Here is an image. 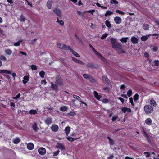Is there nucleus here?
<instances>
[{
    "instance_id": "nucleus-27",
    "label": "nucleus",
    "mask_w": 159,
    "mask_h": 159,
    "mask_svg": "<svg viewBox=\"0 0 159 159\" xmlns=\"http://www.w3.org/2000/svg\"><path fill=\"white\" fill-rule=\"evenodd\" d=\"M111 120L112 121H114L116 120H118V121H120V119L119 118L118 116L117 115L114 116Z\"/></svg>"
},
{
    "instance_id": "nucleus-6",
    "label": "nucleus",
    "mask_w": 159,
    "mask_h": 159,
    "mask_svg": "<svg viewBox=\"0 0 159 159\" xmlns=\"http://www.w3.org/2000/svg\"><path fill=\"white\" fill-rule=\"evenodd\" d=\"M122 19L120 17L116 16L114 18V20L117 24H120L122 22Z\"/></svg>"
},
{
    "instance_id": "nucleus-17",
    "label": "nucleus",
    "mask_w": 159,
    "mask_h": 159,
    "mask_svg": "<svg viewBox=\"0 0 159 159\" xmlns=\"http://www.w3.org/2000/svg\"><path fill=\"white\" fill-rule=\"evenodd\" d=\"M145 123L148 125H152V121L150 118H148L145 120Z\"/></svg>"
},
{
    "instance_id": "nucleus-61",
    "label": "nucleus",
    "mask_w": 159,
    "mask_h": 159,
    "mask_svg": "<svg viewBox=\"0 0 159 159\" xmlns=\"http://www.w3.org/2000/svg\"><path fill=\"white\" fill-rule=\"evenodd\" d=\"M89 46L90 48L92 49L93 51L95 53L96 51L92 46L90 44H89Z\"/></svg>"
},
{
    "instance_id": "nucleus-12",
    "label": "nucleus",
    "mask_w": 159,
    "mask_h": 159,
    "mask_svg": "<svg viewBox=\"0 0 159 159\" xmlns=\"http://www.w3.org/2000/svg\"><path fill=\"white\" fill-rule=\"evenodd\" d=\"M69 50H70L72 53L75 56L77 57H80V55L77 53L75 51L72 49L70 47H68Z\"/></svg>"
},
{
    "instance_id": "nucleus-59",
    "label": "nucleus",
    "mask_w": 159,
    "mask_h": 159,
    "mask_svg": "<svg viewBox=\"0 0 159 159\" xmlns=\"http://www.w3.org/2000/svg\"><path fill=\"white\" fill-rule=\"evenodd\" d=\"M114 157V156L113 155H110L107 158V159H112Z\"/></svg>"
},
{
    "instance_id": "nucleus-64",
    "label": "nucleus",
    "mask_w": 159,
    "mask_h": 159,
    "mask_svg": "<svg viewBox=\"0 0 159 159\" xmlns=\"http://www.w3.org/2000/svg\"><path fill=\"white\" fill-rule=\"evenodd\" d=\"M47 82L45 80H43L41 81V83L44 85H45Z\"/></svg>"
},
{
    "instance_id": "nucleus-46",
    "label": "nucleus",
    "mask_w": 159,
    "mask_h": 159,
    "mask_svg": "<svg viewBox=\"0 0 159 159\" xmlns=\"http://www.w3.org/2000/svg\"><path fill=\"white\" fill-rule=\"evenodd\" d=\"M73 97L79 101H80L81 100V98L80 97L75 95H73Z\"/></svg>"
},
{
    "instance_id": "nucleus-18",
    "label": "nucleus",
    "mask_w": 159,
    "mask_h": 159,
    "mask_svg": "<svg viewBox=\"0 0 159 159\" xmlns=\"http://www.w3.org/2000/svg\"><path fill=\"white\" fill-rule=\"evenodd\" d=\"M151 35V34L143 36L141 38V40L143 41H145L147 40L149 36Z\"/></svg>"
},
{
    "instance_id": "nucleus-33",
    "label": "nucleus",
    "mask_w": 159,
    "mask_h": 159,
    "mask_svg": "<svg viewBox=\"0 0 159 159\" xmlns=\"http://www.w3.org/2000/svg\"><path fill=\"white\" fill-rule=\"evenodd\" d=\"M57 20L56 22L59 23L61 26H63L64 25V22L62 20H59L58 17L57 18Z\"/></svg>"
},
{
    "instance_id": "nucleus-3",
    "label": "nucleus",
    "mask_w": 159,
    "mask_h": 159,
    "mask_svg": "<svg viewBox=\"0 0 159 159\" xmlns=\"http://www.w3.org/2000/svg\"><path fill=\"white\" fill-rule=\"evenodd\" d=\"M57 47L58 48L61 49H64L65 50H69L68 47H70L68 46H66L65 44L62 43H58L57 44Z\"/></svg>"
},
{
    "instance_id": "nucleus-41",
    "label": "nucleus",
    "mask_w": 159,
    "mask_h": 159,
    "mask_svg": "<svg viewBox=\"0 0 159 159\" xmlns=\"http://www.w3.org/2000/svg\"><path fill=\"white\" fill-rule=\"evenodd\" d=\"M110 3L112 4H114L115 5H118V2L116 0H111Z\"/></svg>"
},
{
    "instance_id": "nucleus-7",
    "label": "nucleus",
    "mask_w": 159,
    "mask_h": 159,
    "mask_svg": "<svg viewBox=\"0 0 159 159\" xmlns=\"http://www.w3.org/2000/svg\"><path fill=\"white\" fill-rule=\"evenodd\" d=\"M52 130L54 132L57 131L59 129L58 126L55 124L53 125L51 127Z\"/></svg>"
},
{
    "instance_id": "nucleus-25",
    "label": "nucleus",
    "mask_w": 159,
    "mask_h": 159,
    "mask_svg": "<svg viewBox=\"0 0 159 159\" xmlns=\"http://www.w3.org/2000/svg\"><path fill=\"white\" fill-rule=\"evenodd\" d=\"M20 141V139L19 138H17L15 139H14L13 140V143L15 144H17Z\"/></svg>"
},
{
    "instance_id": "nucleus-23",
    "label": "nucleus",
    "mask_w": 159,
    "mask_h": 159,
    "mask_svg": "<svg viewBox=\"0 0 159 159\" xmlns=\"http://www.w3.org/2000/svg\"><path fill=\"white\" fill-rule=\"evenodd\" d=\"M6 73L7 74H11V71L7 70H0V74Z\"/></svg>"
},
{
    "instance_id": "nucleus-47",
    "label": "nucleus",
    "mask_w": 159,
    "mask_h": 159,
    "mask_svg": "<svg viewBox=\"0 0 159 159\" xmlns=\"http://www.w3.org/2000/svg\"><path fill=\"white\" fill-rule=\"evenodd\" d=\"M154 65L156 66H158L159 65V61L158 60H155L154 61Z\"/></svg>"
},
{
    "instance_id": "nucleus-57",
    "label": "nucleus",
    "mask_w": 159,
    "mask_h": 159,
    "mask_svg": "<svg viewBox=\"0 0 159 159\" xmlns=\"http://www.w3.org/2000/svg\"><path fill=\"white\" fill-rule=\"evenodd\" d=\"M102 102L105 103H107L108 102L109 100L105 98L103 100Z\"/></svg>"
},
{
    "instance_id": "nucleus-32",
    "label": "nucleus",
    "mask_w": 159,
    "mask_h": 159,
    "mask_svg": "<svg viewBox=\"0 0 159 159\" xmlns=\"http://www.w3.org/2000/svg\"><path fill=\"white\" fill-rule=\"evenodd\" d=\"M29 113L31 115H35L37 113V111L35 110H31L29 111Z\"/></svg>"
},
{
    "instance_id": "nucleus-48",
    "label": "nucleus",
    "mask_w": 159,
    "mask_h": 159,
    "mask_svg": "<svg viewBox=\"0 0 159 159\" xmlns=\"http://www.w3.org/2000/svg\"><path fill=\"white\" fill-rule=\"evenodd\" d=\"M138 98L139 95L137 93H136L134 97V101H136L138 100Z\"/></svg>"
},
{
    "instance_id": "nucleus-62",
    "label": "nucleus",
    "mask_w": 159,
    "mask_h": 159,
    "mask_svg": "<svg viewBox=\"0 0 159 159\" xmlns=\"http://www.w3.org/2000/svg\"><path fill=\"white\" fill-rule=\"evenodd\" d=\"M36 40H37L36 39H34L33 40L30 42V43L31 44H34L35 43Z\"/></svg>"
},
{
    "instance_id": "nucleus-15",
    "label": "nucleus",
    "mask_w": 159,
    "mask_h": 159,
    "mask_svg": "<svg viewBox=\"0 0 159 159\" xmlns=\"http://www.w3.org/2000/svg\"><path fill=\"white\" fill-rule=\"evenodd\" d=\"M27 147L28 149L32 150L34 148V145L31 143H29L27 144Z\"/></svg>"
},
{
    "instance_id": "nucleus-9",
    "label": "nucleus",
    "mask_w": 159,
    "mask_h": 159,
    "mask_svg": "<svg viewBox=\"0 0 159 159\" xmlns=\"http://www.w3.org/2000/svg\"><path fill=\"white\" fill-rule=\"evenodd\" d=\"M56 147L60 149L61 151L65 149L64 146L60 143H57Z\"/></svg>"
},
{
    "instance_id": "nucleus-28",
    "label": "nucleus",
    "mask_w": 159,
    "mask_h": 159,
    "mask_svg": "<svg viewBox=\"0 0 159 159\" xmlns=\"http://www.w3.org/2000/svg\"><path fill=\"white\" fill-rule=\"evenodd\" d=\"M29 77L28 76H25L23 77V82L24 84H25L29 80Z\"/></svg>"
},
{
    "instance_id": "nucleus-4",
    "label": "nucleus",
    "mask_w": 159,
    "mask_h": 159,
    "mask_svg": "<svg viewBox=\"0 0 159 159\" xmlns=\"http://www.w3.org/2000/svg\"><path fill=\"white\" fill-rule=\"evenodd\" d=\"M83 76L84 78L89 79V81L91 82H94V80L90 75L86 74H83Z\"/></svg>"
},
{
    "instance_id": "nucleus-37",
    "label": "nucleus",
    "mask_w": 159,
    "mask_h": 159,
    "mask_svg": "<svg viewBox=\"0 0 159 159\" xmlns=\"http://www.w3.org/2000/svg\"><path fill=\"white\" fill-rule=\"evenodd\" d=\"M39 75L41 78H43L45 75V72L44 71H42L39 72Z\"/></svg>"
},
{
    "instance_id": "nucleus-52",
    "label": "nucleus",
    "mask_w": 159,
    "mask_h": 159,
    "mask_svg": "<svg viewBox=\"0 0 159 159\" xmlns=\"http://www.w3.org/2000/svg\"><path fill=\"white\" fill-rule=\"evenodd\" d=\"M108 34H103L101 37V39H103L108 36Z\"/></svg>"
},
{
    "instance_id": "nucleus-36",
    "label": "nucleus",
    "mask_w": 159,
    "mask_h": 159,
    "mask_svg": "<svg viewBox=\"0 0 159 159\" xmlns=\"http://www.w3.org/2000/svg\"><path fill=\"white\" fill-rule=\"evenodd\" d=\"M143 28L145 30H148L149 29V25L147 24H144Z\"/></svg>"
},
{
    "instance_id": "nucleus-45",
    "label": "nucleus",
    "mask_w": 159,
    "mask_h": 159,
    "mask_svg": "<svg viewBox=\"0 0 159 159\" xmlns=\"http://www.w3.org/2000/svg\"><path fill=\"white\" fill-rule=\"evenodd\" d=\"M30 67H31V69L32 70H37V67L36 65H31Z\"/></svg>"
},
{
    "instance_id": "nucleus-51",
    "label": "nucleus",
    "mask_w": 159,
    "mask_h": 159,
    "mask_svg": "<svg viewBox=\"0 0 159 159\" xmlns=\"http://www.w3.org/2000/svg\"><path fill=\"white\" fill-rule=\"evenodd\" d=\"M158 50V47L157 46H154L152 48V51L153 52H156Z\"/></svg>"
},
{
    "instance_id": "nucleus-29",
    "label": "nucleus",
    "mask_w": 159,
    "mask_h": 159,
    "mask_svg": "<svg viewBox=\"0 0 159 159\" xmlns=\"http://www.w3.org/2000/svg\"><path fill=\"white\" fill-rule=\"evenodd\" d=\"M5 52L6 54L7 55H11L12 53V51H11V49H6L5 50Z\"/></svg>"
},
{
    "instance_id": "nucleus-5",
    "label": "nucleus",
    "mask_w": 159,
    "mask_h": 159,
    "mask_svg": "<svg viewBox=\"0 0 159 159\" xmlns=\"http://www.w3.org/2000/svg\"><path fill=\"white\" fill-rule=\"evenodd\" d=\"M56 83L59 85L62 84L63 81L61 77L59 75H57L56 77Z\"/></svg>"
},
{
    "instance_id": "nucleus-26",
    "label": "nucleus",
    "mask_w": 159,
    "mask_h": 159,
    "mask_svg": "<svg viewBox=\"0 0 159 159\" xmlns=\"http://www.w3.org/2000/svg\"><path fill=\"white\" fill-rule=\"evenodd\" d=\"M52 120L51 118H47L45 120V122L46 124L49 125L52 122Z\"/></svg>"
},
{
    "instance_id": "nucleus-38",
    "label": "nucleus",
    "mask_w": 159,
    "mask_h": 159,
    "mask_svg": "<svg viewBox=\"0 0 159 159\" xmlns=\"http://www.w3.org/2000/svg\"><path fill=\"white\" fill-rule=\"evenodd\" d=\"M105 24L106 26L108 28H110L111 27V25L110 21L108 20H107L105 21Z\"/></svg>"
},
{
    "instance_id": "nucleus-55",
    "label": "nucleus",
    "mask_w": 159,
    "mask_h": 159,
    "mask_svg": "<svg viewBox=\"0 0 159 159\" xmlns=\"http://www.w3.org/2000/svg\"><path fill=\"white\" fill-rule=\"evenodd\" d=\"M75 113L74 112H70L69 114L68 115L71 116H74L75 115Z\"/></svg>"
},
{
    "instance_id": "nucleus-49",
    "label": "nucleus",
    "mask_w": 159,
    "mask_h": 159,
    "mask_svg": "<svg viewBox=\"0 0 159 159\" xmlns=\"http://www.w3.org/2000/svg\"><path fill=\"white\" fill-rule=\"evenodd\" d=\"M0 59L3 61H6L7 60L5 56L2 55L0 56Z\"/></svg>"
},
{
    "instance_id": "nucleus-13",
    "label": "nucleus",
    "mask_w": 159,
    "mask_h": 159,
    "mask_svg": "<svg viewBox=\"0 0 159 159\" xmlns=\"http://www.w3.org/2000/svg\"><path fill=\"white\" fill-rule=\"evenodd\" d=\"M102 79L104 82L106 83L108 85H109L110 84V81L106 76H103L102 77Z\"/></svg>"
},
{
    "instance_id": "nucleus-10",
    "label": "nucleus",
    "mask_w": 159,
    "mask_h": 159,
    "mask_svg": "<svg viewBox=\"0 0 159 159\" xmlns=\"http://www.w3.org/2000/svg\"><path fill=\"white\" fill-rule=\"evenodd\" d=\"M122 111L124 113L126 112H131V110L130 108H128L126 107H123L121 109Z\"/></svg>"
},
{
    "instance_id": "nucleus-22",
    "label": "nucleus",
    "mask_w": 159,
    "mask_h": 159,
    "mask_svg": "<svg viewBox=\"0 0 159 159\" xmlns=\"http://www.w3.org/2000/svg\"><path fill=\"white\" fill-rule=\"evenodd\" d=\"M95 53L96 54L98 55L99 57L103 61H106V59H105L100 53H98L97 51H96Z\"/></svg>"
},
{
    "instance_id": "nucleus-1",
    "label": "nucleus",
    "mask_w": 159,
    "mask_h": 159,
    "mask_svg": "<svg viewBox=\"0 0 159 159\" xmlns=\"http://www.w3.org/2000/svg\"><path fill=\"white\" fill-rule=\"evenodd\" d=\"M110 40L112 44V47L116 49L118 53H125V52L122 49V45L121 43H117V40L116 39L111 38Z\"/></svg>"
},
{
    "instance_id": "nucleus-2",
    "label": "nucleus",
    "mask_w": 159,
    "mask_h": 159,
    "mask_svg": "<svg viewBox=\"0 0 159 159\" xmlns=\"http://www.w3.org/2000/svg\"><path fill=\"white\" fill-rule=\"evenodd\" d=\"M144 109L145 113L148 114L151 113L153 110L152 107L151 106L148 105H146L144 106Z\"/></svg>"
},
{
    "instance_id": "nucleus-44",
    "label": "nucleus",
    "mask_w": 159,
    "mask_h": 159,
    "mask_svg": "<svg viewBox=\"0 0 159 159\" xmlns=\"http://www.w3.org/2000/svg\"><path fill=\"white\" fill-rule=\"evenodd\" d=\"M113 13L111 11H107L105 14V16H107L108 15H110L112 14Z\"/></svg>"
},
{
    "instance_id": "nucleus-24",
    "label": "nucleus",
    "mask_w": 159,
    "mask_h": 159,
    "mask_svg": "<svg viewBox=\"0 0 159 159\" xmlns=\"http://www.w3.org/2000/svg\"><path fill=\"white\" fill-rule=\"evenodd\" d=\"M23 41V40L21 39H20L17 42L15 43L13 45L15 46H19L21 43Z\"/></svg>"
},
{
    "instance_id": "nucleus-11",
    "label": "nucleus",
    "mask_w": 159,
    "mask_h": 159,
    "mask_svg": "<svg viewBox=\"0 0 159 159\" xmlns=\"http://www.w3.org/2000/svg\"><path fill=\"white\" fill-rule=\"evenodd\" d=\"M131 40L132 43L134 44H137L138 42V39L134 36L131 38Z\"/></svg>"
},
{
    "instance_id": "nucleus-31",
    "label": "nucleus",
    "mask_w": 159,
    "mask_h": 159,
    "mask_svg": "<svg viewBox=\"0 0 159 159\" xmlns=\"http://www.w3.org/2000/svg\"><path fill=\"white\" fill-rule=\"evenodd\" d=\"M51 87L53 90H57L58 89V86L56 84H54L53 83H51Z\"/></svg>"
},
{
    "instance_id": "nucleus-16",
    "label": "nucleus",
    "mask_w": 159,
    "mask_h": 159,
    "mask_svg": "<svg viewBox=\"0 0 159 159\" xmlns=\"http://www.w3.org/2000/svg\"><path fill=\"white\" fill-rule=\"evenodd\" d=\"M93 94L95 98L98 100H99L101 97V96L100 95H99L97 92L96 91H94Z\"/></svg>"
},
{
    "instance_id": "nucleus-40",
    "label": "nucleus",
    "mask_w": 159,
    "mask_h": 159,
    "mask_svg": "<svg viewBox=\"0 0 159 159\" xmlns=\"http://www.w3.org/2000/svg\"><path fill=\"white\" fill-rule=\"evenodd\" d=\"M26 20V19L24 17L23 15L20 16V20L21 22H24Z\"/></svg>"
},
{
    "instance_id": "nucleus-19",
    "label": "nucleus",
    "mask_w": 159,
    "mask_h": 159,
    "mask_svg": "<svg viewBox=\"0 0 159 159\" xmlns=\"http://www.w3.org/2000/svg\"><path fill=\"white\" fill-rule=\"evenodd\" d=\"M52 3V0H48L47 3V6L49 9L51 8Z\"/></svg>"
},
{
    "instance_id": "nucleus-53",
    "label": "nucleus",
    "mask_w": 159,
    "mask_h": 159,
    "mask_svg": "<svg viewBox=\"0 0 159 159\" xmlns=\"http://www.w3.org/2000/svg\"><path fill=\"white\" fill-rule=\"evenodd\" d=\"M144 154L145 155L146 157H149L150 155V153L149 152H145L144 153Z\"/></svg>"
},
{
    "instance_id": "nucleus-50",
    "label": "nucleus",
    "mask_w": 159,
    "mask_h": 159,
    "mask_svg": "<svg viewBox=\"0 0 159 159\" xmlns=\"http://www.w3.org/2000/svg\"><path fill=\"white\" fill-rule=\"evenodd\" d=\"M116 12L117 13H119V14H120L123 15H124L125 14L124 12L120 11L119 10H116Z\"/></svg>"
},
{
    "instance_id": "nucleus-30",
    "label": "nucleus",
    "mask_w": 159,
    "mask_h": 159,
    "mask_svg": "<svg viewBox=\"0 0 159 159\" xmlns=\"http://www.w3.org/2000/svg\"><path fill=\"white\" fill-rule=\"evenodd\" d=\"M107 138L109 139L110 144L111 145H113L114 144V142L113 140L111 138L109 137H108Z\"/></svg>"
},
{
    "instance_id": "nucleus-8",
    "label": "nucleus",
    "mask_w": 159,
    "mask_h": 159,
    "mask_svg": "<svg viewBox=\"0 0 159 159\" xmlns=\"http://www.w3.org/2000/svg\"><path fill=\"white\" fill-rule=\"evenodd\" d=\"M38 152L39 154L42 155H44L46 152V149L43 148H39Z\"/></svg>"
},
{
    "instance_id": "nucleus-39",
    "label": "nucleus",
    "mask_w": 159,
    "mask_h": 159,
    "mask_svg": "<svg viewBox=\"0 0 159 159\" xmlns=\"http://www.w3.org/2000/svg\"><path fill=\"white\" fill-rule=\"evenodd\" d=\"M67 109L66 107L65 106L61 107L60 108V110L62 111H65L67 110Z\"/></svg>"
},
{
    "instance_id": "nucleus-34",
    "label": "nucleus",
    "mask_w": 159,
    "mask_h": 159,
    "mask_svg": "<svg viewBox=\"0 0 159 159\" xmlns=\"http://www.w3.org/2000/svg\"><path fill=\"white\" fill-rule=\"evenodd\" d=\"M32 128L33 130L35 131H37L38 130V128L37 126V124L34 123L32 125Z\"/></svg>"
},
{
    "instance_id": "nucleus-21",
    "label": "nucleus",
    "mask_w": 159,
    "mask_h": 159,
    "mask_svg": "<svg viewBox=\"0 0 159 159\" xmlns=\"http://www.w3.org/2000/svg\"><path fill=\"white\" fill-rule=\"evenodd\" d=\"M70 130V128L69 127H66L65 128V131L66 136H68Z\"/></svg>"
},
{
    "instance_id": "nucleus-63",
    "label": "nucleus",
    "mask_w": 159,
    "mask_h": 159,
    "mask_svg": "<svg viewBox=\"0 0 159 159\" xmlns=\"http://www.w3.org/2000/svg\"><path fill=\"white\" fill-rule=\"evenodd\" d=\"M76 63H77L78 64H81V65H83L84 64V63H83V62H82L80 60H78Z\"/></svg>"
},
{
    "instance_id": "nucleus-60",
    "label": "nucleus",
    "mask_w": 159,
    "mask_h": 159,
    "mask_svg": "<svg viewBox=\"0 0 159 159\" xmlns=\"http://www.w3.org/2000/svg\"><path fill=\"white\" fill-rule=\"evenodd\" d=\"M129 101H130V102L131 103L132 105L134 106V102H133V98H129Z\"/></svg>"
},
{
    "instance_id": "nucleus-54",
    "label": "nucleus",
    "mask_w": 159,
    "mask_h": 159,
    "mask_svg": "<svg viewBox=\"0 0 159 159\" xmlns=\"http://www.w3.org/2000/svg\"><path fill=\"white\" fill-rule=\"evenodd\" d=\"M59 150H57L55 151L53 153V156H57L59 153Z\"/></svg>"
},
{
    "instance_id": "nucleus-42",
    "label": "nucleus",
    "mask_w": 159,
    "mask_h": 159,
    "mask_svg": "<svg viewBox=\"0 0 159 159\" xmlns=\"http://www.w3.org/2000/svg\"><path fill=\"white\" fill-rule=\"evenodd\" d=\"M132 94V91L131 89H130L128 90L127 93V95L129 97H130Z\"/></svg>"
},
{
    "instance_id": "nucleus-20",
    "label": "nucleus",
    "mask_w": 159,
    "mask_h": 159,
    "mask_svg": "<svg viewBox=\"0 0 159 159\" xmlns=\"http://www.w3.org/2000/svg\"><path fill=\"white\" fill-rule=\"evenodd\" d=\"M149 103L151 105V106L156 107V102L153 99H152L150 101Z\"/></svg>"
},
{
    "instance_id": "nucleus-43",
    "label": "nucleus",
    "mask_w": 159,
    "mask_h": 159,
    "mask_svg": "<svg viewBox=\"0 0 159 159\" xmlns=\"http://www.w3.org/2000/svg\"><path fill=\"white\" fill-rule=\"evenodd\" d=\"M20 95H21L20 93H19L16 95V96L13 97V99H15L16 101H18V99L20 97Z\"/></svg>"
},
{
    "instance_id": "nucleus-14",
    "label": "nucleus",
    "mask_w": 159,
    "mask_h": 159,
    "mask_svg": "<svg viewBox=\"0 0 159 159\" xmlns=\"http://www.w3.org/2000/svg\"><path fill=\"white\" fill-rule=\"evenodd\" d=\"M53 11L56 13L59 17H61V11L60 10L55 9L53 10Z\"/></svg>"
},
{
    "instance_id": "nucleus-35",
    "label": "nucleus",
    "mask_w": 159,
    "mask_h": 159,
    "mask_svg": "<svg viewBox=\"0 0 159 159\" xmlns=\"http://www.w3.org/2000/svg\"><path fill=\"white\" fill-rule=\"evenodd\" d=\"M128 39V37L122 38H121V39L120 40V41L122 43H126Z\"/></svg>"
},
{
    "instance_id": "nucleus-58",
    "label": "nucleus",
    "mask_w": 159,
    "mask_h": 159,
    "mask_svg": "<svg viewBox=\"0 0 159 159\" xmlns=\"http://www.w3.org/2000/svg\"><path fill=\"white\" fill-rule=\"evenodd\" d=\"M118 99L121 101L122 104L124 103V100L123 98L120 97H118Z\"/></svg>"
},
{
    "instance_id": "nucleus-56",
    "label": "nucleus",
    "mask_w": 159,
    "mask_h": 159,
    "mask_svg": "<svg viewBox=\"0 0 159 159\" xmlns=\"http://www.w3.org/2000/svg\"><path fill=\"white\" fill-rule=\"evenodd\" d=\"M67 139L68 140L70 141H73L74 140L73 138L69 136L67 137Z\"/></svg>"
}]
</instances>
